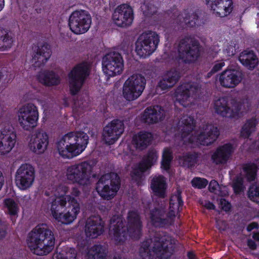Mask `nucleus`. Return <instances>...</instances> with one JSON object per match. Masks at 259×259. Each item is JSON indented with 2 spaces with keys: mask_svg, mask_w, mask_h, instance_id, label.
Listing matches in <instances>:
<instances>
[{
  "mask_svg": "<svg viewBox=\"0 0 259 259\" xmlns=\"http://www.w3.org/2000/svg\"><path fill=\"white\" fill-rule=\"evenodd\" d=\"M127 224L121 215H114L110 221V234L116 245H123L128 237L139 240L142 236V223L140 215L134 210L128 211Z\"/></svg>",
  "mask_w": 259,
  "mask_h": 259,
  "instance_id": "nucleus-1",
  "label": "nucleus"
},
{
  "mask_svg": "<svg viewBox=\"0 0 259 259\" xmlns=\"http://www.w3.org/2000/svg\"><path fill=\"white\" fill-rule=\"evenodd\" d=\"M155 243L152 250L148 241L142 243L139 254L142 259H168L175 251L177 240L164 232H156L154 237Z\"/></svg>",
  "mask_w": 259,
  "mask_h": 259,
  "instance_id": "nucleus-2",
  "label": "nucleus"
},
{
  "mask_svg": "<svg viewBox=\"0 0 259 259\" xmlns=\"http://www.w3.org/2000/svg\"><path fill=\"white\" fill-rule=\"evenodd\" d=\"M50 204L53 217L64 224L71 223L80 212L79 203L70 195L56 197Z\"/></svg>",
  "mask_w": 259,
  "mask_h": 259,
  "instance_id": "nucleus-3",
  "label": "nucleus"
},
{
  "mask_svg": "<svg viewBox=\"0 0 259 259\" xmlns=\"http://www.w3.org/2000/svg\"><path fill=\"white\" fill-rule=\"evenodd\" d=\"M55 237L46 224L37 225L29 233L27 243L29 248L38 255H47L54 247Z\"/></svg>",
  "mask_w": 259,
  "mask_h": 259,
  "instance_id": "nucleus-4",
  "label": "nucleus"
},
{
  "mask_svg": "<svg viewBox=\"0 0 259 259\" xmlns=\"http://www.w3.org/2000/svg\"><path fill=\"white\" fill-rule=\"evenodd\" d=\"M88 143L89 136L84 132H70L63 136L56 145L61 156L71 159L81 154Z\"/></svg>",
  "mask_w": 259,
  "mask_h": 259,
  "instance_id": "nucleus-5",
  "label": "nucleus"
},
{
  "mask_svg": "<svg viewBox=\"0 0 259 259\" xmlns=\"http://www.w3.org/2000/svg\"><path fill=\"white\" fill-rule=\"evenodd\" d=\"M178 203V209L184 205L181 192L177 190L176 194L169 199V210L166 212L163 207H155L150 210V220L155 227L167 228L174 225L176 218L175 205Z\"/></svg>",
  "mask_w": 259,
  "mask_h": 259,
  "instance_id": "nucleus-6",
  "label": "nucleus"
},
{
  "mask_svg": "<svg viewBox=\"0 0 259 259\" xmlns=\"http://www.w3.org/2000/svg\"><path fill=\"white\" fill-rule=\"evenodd\" d=\"M119 175L113 172L102 175L98 181L96 189L104 200H110L117 194L121 185Z\"/></svg>",
  "mask_w": 259,
  "mask_h": 259,
  "instance_id": "nucleus-7",
  "label": "nucleus"
},
{
  "mask_svg": "<svg viewBox=\"0 0 259 259\" xmlns=\"http://www.w3.org/2000/svg\"><path fill=\"white\" fill-rule=\"evenodd\" d=\"M251 106L250 101L246 99L243 101L242 103H237L231 108L229 106L228 99L226 97L219 98L213 103V108L217 114L231 119H236L239 117V113L242 106L244 107V110L242 112L246 113L250 110Z\"/></svg>",
  "mask_w": 259,
  "mask_h": 259,
  "instance_id": "nucleus-8",
  "label": "nucleus"
},
{
  "mask_svg": "<svg viewBox=\"0 0 259 259\" xmlns=\"http://www.w3.org/2000/svg\"><path fill=\"white\" fill-rule=\"evenodd\" d=\"M92 169V165L88 161L71 165L67 169V179L72 184L88 186L90 184Z\"/></svg>",
  "mask_w": 259,
  "mask_h": 259,
  "instance_id": "nucleus-9",
  "label": "nucleus"
},
{
  "mask_svg": "<svg viewBox=\"0 0 259 259\" xmlns=\"http://www.w3.org/2000/svg\"><path fill=\"white\" fill-rule=\"evenodd\" d=\"M159 41V36L156 32H144L140 35L136 42L135 51L140 57L146 58L156 50Z\"/></svg>",
  "mask_w": 259,
  "mask_h": 259,
  "instance_id": "nucleus-10",
  "label": "nucleus"
},
{
  "mask_svg": "<svg viewBox=\"0 0 259 259\" xmlns=\"http://www.w3.org/2000/svg\"><path fill=\"white\" fill-rule=\"evenodd\" d=\"M178 51L180 59L186 63L196 61L200 55L201 46L199 41L185 36L179 41Z\"/></svg>",
  "mask_w": 259,
  "mask_h": 259,
  "instance_id": "nucleus-11",
  "label": "nucleus"
},
{
  "mask_svg": "<svg viewBox=\"0 0 259 259\" xmlns=\"http://www.w3.org/2000/svg\"><path fill=\"white\" fill-rule=\"evenodd\" d=\"M39 113L37 107L28 103L22 106L18 111V121L25 131L33 130L38 124Z\"/></svg>",
  "mask_w": 259,
  "mask_h": 259,
  "instance_id": "nucleus-12",
  "label": "nucleus"
},
{
  "mask_svg": "<svg viewBox=\"0 0 259 259\" xmlns=\"http://www.w3.org/2000/svg\"><path fill=\"white\" fill-rule=\"evenodd\" d=\"M92 23V18L89 13L83 10H75L70 15L68 26L71 31L75 34L87 32Z\"/></svg>",
  "mask_w": 259,
  "mask_h": 259,
  "instance_id": "nucleus-13",
  "label": "nucleus"
},
{
  "mask_svg": "<svg viewBox=\"0 0 259 259\" xmlns=\"http://www.w3.org/2000/svg\"><path fill=\"white\" fill-rule=\"evenodd\" d=\"M90 74L88 65L84 63L76 65L68 74L70 93L77 95Z\"/></svg>",
  "mask_w": 259,
  "mask_h": 259,
  "instance_id": "nucleus-14",
  "label": "nucleus"
},
{
  "mask_svg": "<svg viewBox=\"0 0 259 259\" xmlns=\"http://www.w3.org/2000/svg\"><path fill=\"white\" fill-rule=\"evenodd\" d=\"M146 83L145 78L141 74L133 75L124 83L123 97L128 101L136 100L142 94Z\"/></svg>",
  "mask_w": 259,
  "mask_h": 259,
  "instance_id": "nucleus-15",
  "label": "nucleus"
},
{
  "mask_svg": "<svg viewBox=\"0 0 259 259\" xmlns=\"http://www.w3.org/2000/svg\"><path fill=\"white\" fill-rule=\"evenodd\" d=\"M201 85L197 82H186L179 85L176 91V102L183 107L189 105L190 97L195 99L201 93Z\"/></svg>",
  "mask_w": 259,
  "mask_h": 259,
  "instance_id": "nucleus-16",
  "label": "nucleus"
},
{
  "mask_svg": "<svg viewBox=\"0 0 259 259\" xmlns=\"http://www.w3.org/2000/svg\"><path fill=\"white\" fill-rule=\"evenodd\" d=\"M102 68L105 74L113 77L122 73L123 60L121 54L113 52L106 54L102 59Z\"/></svg>",
  "mask_w": 259,
  "mask_h": 259,
  "instance_id": "nucleus-17",
  "label": "nucleus"
},
{
  "mask_svg": "<svg viewBox=\"0 0 259 259\" xmlns=\"http://www.w3.org/2000/svg\"><path fill=\"white\" fill-rule=\"evenodd\" d=\"M34 179V167L28 163L22 164L16 172V185L21 190H27L32 185Z\"/></svg>",
  "mask_w": 259,
  "mask_h": 259,
  "instance_id": "nucleus-18",
  "label": "nucleus"
},
{
  "mask_svg": "<svg viewBox=\"0 0 259 259\" xmlns=\"http://www.w3.org/2000/svg\"><path fill=\"white\" fill-rule=\"evenodd\" d=\"M134 18V11L131 6L127 4L118 6L112 14V20L119 27H126L132 24Z\"/></svg>",
  "mask_w": 259,
  "mask_h": 259,
  "instance_id": "nucleus-19",
  "label": "nucleus"
},
{
  "mask_svg": "<svg viewBox=\"0 0 259 259\" xmlns=\"http://www.w3.org/2000/svg\"><path fill=\"white\" fill-rule=\"evenodd\" d=\"M243 71L239 68L227 69L220 75V84L226 88H234L238 85L244 78Z\"/></svg>",
  "mask_w": 259,
  "mask_h": 259,
  "instance_id": "nucleus-20",
  "label": "nucleus"
},
{
  "mask_svg": "<svg viewBox=\"0 0 259 259\" xmlns=\"http://www.w3.org/2000/svg\"><path fill=\"white\" fill-rule=\"evenodd\" d=\"M124 130V123L119 119H113L103 128V137L109 145L114 144Z\"/></svg>",
  "mask_w": 259,
  "mask_h": 259,
  "instance_id": "nucleus-21",
  "label": "nucleus"
},
{
  "mask_svg": "<svg viewBox=\"0 0 259 259\" xmlns=\"http://www.w3.org/2000/svg\"><path fill=\"white\" fill-rule=\"evenodd\" d=\"M205 130H208V131L200 132L196 136L195 140L192 139L191 137H189L188 138L189 142L193 143L194 142H196L203 146H209L213 144L220 134L218 127L212 124H208L206 125Z\"/></svg>",
  "mask_w": 259,
  "mask_h": 259,
  "instance_id": "nucleus-22",
  "label": "nucleus"
},
{
  "mask_svg": "<svg viewBox=\"0 0 259 259\" xmlns=\"http://www.w3.org/2000/svg\"><path fill=\"white\" fill-rule=\"evenodd\" d=\"M16 135L12 127L6 126L0 130V154L9 153L16 143Z\"/></svg>",
  "mask_w": 259,
  "mask_h": 259,
  "instance_id": "nucleus-23",
  "label": "nucleus"
},
{
  "mask_svg": "<svg viewBox=\"0 0 259 259\" xmlns=\"http://www.w3.org/2000/svg\"><path fill=\"white\" fill-rule=\"evenodd\" d=\"M165 115V111L161 106H151L146 108L141 114V120L148 124H153L162 121Z\"/></svg>",
  "mask_w": 259,
  "mask_h": 259,
  "instance_id": "nucleus-24",
  "label": "nucleus"
},
{
  "mask_svg": "<svg viewBox=\"0 0 259 259\" xmlns=\"http://www.w3.org/2000/svg\"><path fill=\"white\" fill-rule=\"evenodd\" d=\"M104 222L99 215L89 217L85 225V233L87 237L96 238L104 232Z\"/></svg>",
  "mask_w": 259,
  "mask_h": 259,
  "instance_id": "nucleus-25",
  "label": "nucleus"
},
{
  "mask_svg": "<svg viewBox=\"0 0 259 259\" xmlns=\"http://www.w3.org/2000/svg\"><path fill=\"white\" fill-rule=\"evenodd\" d=\"M45 0H25L19 5L20 15L24 20L31 18L33 14H39L44 7Z\"/></svg>",
  "mask_w": 259,
  "mask_h": 259,
  "instance_id": "nucleus-26",
  "label": "nucleus"
},
{
  "mask_svg": "<svg viewBox=\"0 0 259 259\" xmlns=\"http://www.w3.org/2000/svg\"><path fill=\"white\" fill-rule=\"evenodd\" d=\"M48 145L49 136L42 130L36 131L29 143L30 150L36 154L44 153Z\"/></svg>",
  "mask_w": 259,
  "mask_h": 259,
  "instance_id": "nucleus-27",
  "label": "nucleus"
},
{
  "mask_svg": "<svg viewBox=\"0 0 259 259\" xmlns=\"http://www.w3.org/2000/svg\"><path fill=\"white\" fill-rule=\"evenodd\" d=\"M206 4L217 16L220 17L230 14L233 8L232 0H206Z\"/></svg>",
  "mask_w": 259,
  "mask_h": 259,
  "instance_id": "nucleus-28",
  "label": "nucleus"
},
{
  "mask_svg": "<svg viewBox=\"0 0 259 259\" xmlns=\"http://www.w3.org/2000/svg\"><path fill=\"white\" fill-rule=\"evenodd\" d=\"M234 151L232 144L228 143L219 147L212 154L211 159L217 165L226 163Z\"/></svg>",
  "mask_w": 259,
  "mask_h": 259,
  "instance_id": "nucleus-29",
  "label": "nucleus"
},
{
  "mask_svg": "<svg viewBox=\"0 0 259 259\" xmlns=\"http://www.w3.org/2000/svg\"><path fill=\"white\" fill-rule=\"evenodd\" d=\"M52 50L50 46L45 42L35 47L32 60L39 66L45 65L50 58Z\"/></svg>",
  "mask_w": 259,
  "mask_h": 259,
  "instance_id": "nucleus-30",
  "label": "nucleus"
},
{
  "mask_svg": "<svg viewBox=\"0 0 259 259\" xmlns=\"http://www.w3.org/2000/svg\"><path fill=\"white\" fill-rule=\"evenodd\" d=\"M181 77L180 72L176 68H171L166 71L158 83L162 90H165L174 87Z\"/></svg>",
  "mask_w": 259,
  "mask_h": 259,
  "instance_id": "nucleus-31",
  "label": "nucleus"
},
{
  "mask_svg": "<svg viewBox=\"0 0 259 259\" xmlns=\"http://www.w3.org/2000/svg\"><path fill=\"white\" fill-rule=\"evenodd\" d=\"M36 77L38 81L46 87L57 85L60 83V77L52 70H45L40 71Z\"/></svg>",
  "mask_w": 259,
  "mask_h": 259,
  "instance_id": "nucleus-32",
  "label": "nucleus"
},
{
  "mask_svg": "<svg viewBox=\"0 0 259 259\" xmlns=\"http://www.w3.org/2000/svg\"><path fill=\"white\" fill-rule=\"evenodd\" d=\"M238 60L243 66L250 70L255 69L258 64V59L251 50H244L240 54Z\"/></svg>",
  "mask_w": 259,
  "mask_h": 259,
  "instance_id": "nucleus-33",
  "label": "nucleus"
},
{
  "mask_svg": "<svg viewBox=\"0 0 259 259\" xmlns=\"http://www.w3.org/2000/svg\"><path fill=\"white\" fill-rule=\"evenodd\" d=\"M153 140L151 133L141 131L133 136L132 143L137 149L141 150L146 149Z\"/></svg>",
  "mask_w": 259,
  "mask_h": 259,
  "instance_id": "nucleus-34",
  "label": "nucleus"
},
{
  "mask_svg": "<svg viewBox=\"0 0 259 259\" xmlns=\"http://www.w3.org/2000/svg\"><path fill=\"white\" fill-rule=\"evenodd\" d=\"M150 188L154 195L161 198L165 197L167 184L163 176L154 177L151 181Z\"/></svg>",
  "mask_w": 259,
  "mask_h": 259,
  "instance_id": "nucleus-35",
  "label": "nucleus"
},
{
  "mask_svg": "<svg viewBox=\"0 0 259 259\" xmlns=\"http://www.w3.org/2000/svg\"><path fill=\"white\" fill-rule=\"evenodd\" d=\"M199 11L190 13L188 9L184 10L182 16L183 17L182 22L185 24L187 28H194L200 26L203 24V22L199 17Z\"/></svg>",
  "mask_w": 259,
  "mask_h": 259,
  "instance_id": "nucleus-36",
  "label": "nucleus"
},
{
  "mask_svg": "<svg viewBox=\"0 0 259 259\" xmlns=\"http://www.w3.org/2000/svg\"><path fill=\"white\" fill-rule=\"evenodd\" d=\"M199 153L196 152H187L179 158L181 165L186 168H192L197 164Z\"/></svg>",
  "mask_w": 259,
  "mask_h": 259,
  "instance_id": "nucleus-37",
  "label": "nucleus"
},
{
  "mask_svg": "<svg viewBox=\"0 0 259 259\" xmlns=\"http://www.w3.org/2000/svg\"><path fill=\"white\" fill-rule=\"evenodd\" d=\"M14 41L15 37L11 32L0 27V51L10 49Z\"/></svg>",
  "mask_w": 259,
  "mask_h": 259,
  "instance_id": "nucleus-38",
  "label": "nucleus"
},
{
  "mask_svg": "<svg viewBox=\"0 0 259 259\" xmlns=\"http://www.w3.org/2000/svg\"><path fill=\"white\" fill-rule=\"evenodd\" d=\"M258 122V120L255 117L247 119L241 130V137L244 138H249L252 133L255 131Z\"/></svg>",
  "mask_w": 259,
  "mask_h": 259,
  "instance_id": "nucleus-39",
  "label": "nucleus"
},
{
  "mask_svg": "<svg viewBox=\"0 0 259 259\" xmlns=\"http://www.w3.org/2000/svg\"><path fill=\"white\" fill-rule=\"evenodd\" d=\"M182 122L184 126L181 130V136L183 138H186L192 133L195 127V120L193 117L187 116Z\"/></svg>",
  "mask_w": 259,
  "mask_h": 259,
  "instance_id": "nucleus-40",
  "label": "nucleus"
},
{
  "mask_svg": "<svg viewBox=\"0 0 259 259\" xmlns=\"http://www.w3.org/2000/svg\"><path fill=\"white\" fill-rule=\"evenodd\" d=\"M257 169V165L254 162L247 163L244 164L243 170L248 181L252 182L255 180L256 177Z\"/></svg>",
  "mask_w": 259,
  "mask_h": 259,
  "instance_id": "nucleus-41",
  "label": "nucleus"
},
{
  "mask_svg": "<svg viewBox=\"0 0 259 259\" xmlns=\"http://www.w3.org/2000/svg\"><path fill=\"white\" fill-rule=\"evenodd\" d=\"M92 249L94 253L89 259H106L108 249L105 246L95 244L92 247Z\"/></svg>",
  "mask_w": 259,
  "mask_h": 259,
  "instance_id": "nucleus-42",
  "label": "nucleus"
},
{
  "mask_svg": "<svg viewBox=\"0 0 259 259\" xmlns=\"http://www.w3.org/2000/svg\"><path fill=\"white\" fill-rule=\"evenodd\" d=\"M141 8L144 15L147 17H151L157 11V8L154 5V0L145 1Z\"/></svg>",
  "mask_w": 259,
  "mask_h": 259,
  "instance_id": "nucleus-43",
  "label": "nucleus"
},
{
  "mask_svg": "<svg viewBox=\"0 0 259 259\" xmlns=\"http://www.w3.org/2000/svg\"><path fill=\"white\" fill-rule=\"evenodd\" d=\"M173 156L171 150L168 148H165L162 153L161 168L165 171H168Z\"/></svg>",
  "mask_w": 259,
  "mask_h": 259,
  "instance_id": "nucleus-44",
  "label": "nucleus"
},
{
  "mask_svg": "<svg viewBox=\"0 0 259 259\" xmlns=\"http://www.w3.org/2000/svg\"><path fill=\"white\" fill-rule=\"evenodd\" d=\"M77 251L74 248L70 247L66 251L56 252L54 254L53 259H76Z\"/></svg>",
  "mask_w": 259,
  "mask_h": 259,
  "instance_id": "nucleus-45",
  "label": "nucleus"
},
{
  "mask_svg": "<svg viewBox=\"0 0 259 259\" xmlns=\"http://www.w3.org/2000/svg\"><path fill=\"white\" fill-rule=\"evenodd\" d=\"M4 203L8 209V213L11 217H17L19 210L18 204L11 198H7Z\"/></svg>",
  "mask_w": 259,
  "mask_h": 259,
  "instance_id": "nucleus-46",
  "label": "nucleus"
},
{
  "mask_svg": "<svg viewBox=\"0 0 259 259\" xmlns=\"http://www.w3.org/2000/svg\"><path fill=\"white\" fill-rule=\"evenodd\" d=\"M248 197L249 199L256 203L259 204V186L252 185L248 191Z\"/></svg>",
  "mask_w": 259,
  "mask_h": 259,
  "instance_id": "nucleus-47",
  "label": "nucleus"
},
{
  "mask_svg": "<svg viewBox=\"0 0 259 259\" xmlns=\"http://www.w3.org/2000/svg\"><path fill=\"white\" fill-rule=\"evenodd\" d=\"M157 158V152L154 150H150L147 155L143 158V159L149 164V166H152L156 162Z\"/></svg>",
  "mask_w": 259,
  "mask_h": 259,
  "instance_id": "nucleus-48",
  "label": "nucleus"
},
{
  "mask_svg": "<svg viewBox=\"0 0 259 259\" xmlns=\"http://www.w3.org/2000/svg\"><path fill=\"white\" fill-rule=\"evenodd\" d=\"M232 187L235 194H238L244 190L243 181L241 177H237L233 182Z\"/></svg>",
  "mask_w": 259,
  "mask_h": 259,
  "instance_id": "nucleus-49",
  "label": "nucleus"
},
{
  "mask_svg": "<svg viewBox=\"0 0 259 259\" xmlns=\"http://www.w3.org/2000/svg\"><path fill=\"white\" fill-rule=\"evenodd\" d=\"M192 185L194 188L203 189L208 184V181L204 178L195 177L191 181Z\"/></svg>",
  "mask_w": 259,
  "mask_h": 259,
  "instance_id": "nucleus-50",
  "label": "nucleus"
},
{
  "mask_svg": "<svg viewBox=\"0 0 259 259\" xmlns=\"http://www.w3.org/2000/svg\"><path fill=\"white\" fill-rule=\"evenodd\" d=\"M143 173L144 172L139 169L137 166H136L131 171V176L133 180H134L136 181H139L141 180Z\"/></svg>",
  "mask_w": 259,
  "mask_h": 259,
  "instance_id": "nucleus-51",
  "label": "nucleus"
},
{
  "mask_svg": "<svg viewBox=\"0 0 259 259\" xmlns=\"http://www.w3.org/2000/svg\"><path fill=\"white\" fill-rule=\"evenodd\" d=\"M7 234V226L5 222L0 219V240L3 239Z\"/></svg>",
  "mask_w": 259,
  "mask_h": 259,
  "instance_id": "nucleus-52",
  "label": "nucleus"
},
{
  "mask_svg": "<svg viewBox=\"0 0 259 259\" xmlns=\"http://www.w3.org/2000/svg\"><path fill=\"white\" fill-rule=\"evenodd\" d=\"M220 205L222 209H223L226 212L229 211L231 208V204L230 202H229L225 198L221 199Z\"/></svg>",
  "mask_w": 259,
  "mask_h": 259,
  "instance_id": "nucleus-53",
  "label": "nucleus"
},
{
  "mask_svg": "<svg viewBox=\"0 0 259 259\" xmlns=\"http://www.w3.org/2000/svg\"><path fill=\"white\" fill-rule=\"evenodd\" d=\"M136 166L143 172H145L151 167V166H149V164L143 159Z\"/></svg>",
  "mask_w": 259,
  "mask_h": 259,
  "instance_id": "nucleus-54",
  "label": "nucleus"
},
{
  "mask_svg": "<svg viewBox=\"0 0 259 259\" xmlns=\"http://www.w3.org/2000/svg\"><path fill=\"white\" fill-rule=\"evenodd\" d=\"M224 66L225 63L224 62H217L213 65L211 69L213 72L217 73L221 70Z\"/></svg>",
  "mask_w": 259,
  "mask_h": 259,
  "instance_id": "nucleus-55",
  "label": "nucleus"
},
{
  "mask_svg": "<svg viewBox=\"0 0 259 259\" xmlns=\"http://www.w3.org/2000/svg\"><path fill=\"white\" fill-rule=\"evenodd\" d=\"M259 228V225L257 222H253L250 223L246 228L248 232H250L254 229H258Z\"/></svg>",
  "mask_w": 259,
  "mask_h": 259,
  "instance_id": "nucleus-56",
  "label": "nucleus"
},
{
  "mask_svg": "<svg viewBox=\"0 0 259 259\" xmlns=\"http://www.w3.org/2000/svg\"><path fill=\"white\" fill-rule=\"evenodd\" d=\"M218 186V183L216 181H211L209 185V190L211 192H213L217 190V186Z\"/></svg>",
  "mask_w": 259,
  "mask_h": 259,
  "instance_id": "nucleus-57",
  "label": "nucleus"
},
{
  "mask_svg": "<svg viewBox=\"0 0 259 259\" xmlns=\"http://www.w3.org/2000/svg\"><path fill=\"white\" fill-rule=\"evenodd\" d=\"M247 245L251 250H255L257 245L255 241L251 239H248L247 241Z\"/></svg>",
  "mask_w": 259,
  "mask_h": 259,
  "instance_id": "nucleus-58",
  "label": "nucleus"
},
{
  "mask_svg": "<svg viewBox=\"0 0 259 259\" xmlns=\"http://www.w3.org/2000/svg\"><path fill=\"white\" fill-rule=\"evenodd\" d=\"M80 192L78 190V189L77 188L74 187L72 189V191L71 192V195H69L77 200V199L75 198V197H78L80 195Z\"/></svg>",
  "mask_w": 259,
  "mask_h": 259,
  "instance_id": "nucleus-59",
  "label": "nucleus"
},
{
  "mask_svg": "<svg viewBox=\"0 0 259 259\" xmlns=\"http://www.w3.org/2000/svg\"><path fill=\"white\" fill-rule=\"evenodd\" d=\"M112 259H125L120 252H115L113 253Z\"/></svg>",
  "mask_w": 259,
  "mask_h": 259,
  "instance_id": "nucleus-60",
  "label": "nucleus"
},
{
  "mask_svg": "<svg viewBox=\"0 0 259 259\" xmlns=\"http://www.w3.org/2000/svg\"><path fill=\"white\" fill-rule=\"evenodd\" d=\"M205 207L207 209H209V210H214L215 208V206L214 205V204L212 202H210V201H208V202H207L205 204Z\"/></svg>",
  "mask_w": 259,
  "mask_h": 259,
  "instance_id": "nucleus-61",
  "label": "nucleus"
},
{
  "mask_svg": "<svg viewBox=\"0 0 259 259\" xmlns=\"http://www.w3.org/2000/svg\"><path fill=\"white\" fill-rule=\"evenodd\" d=\"M188 259H196V255L192 251H188L187 253Z\"/></svg>",
  "mask_w": 259,
  "mask_h": 259,
  "instance_id": "nucleus-62",
  "label": "nucleus"
},
{
  "mask_svg": "<svg viewBox=\"0 0 259 259\" xmlns=\"http://www.w3.org/2000/svg\"><path fill=\"white\" fill-rule=\"evenodd\" d=\"M252 238L254 240L259 242V232H253Z\"/></svg>",
  "mask_w": 259,
  "mask_h": 259,
  "instance_id": "nucleus-63",
  "label": "nucleus"
},
{
  "mask_svg": "<svg viewBox=\"0 0 259 259\" xmlns=\"http://www.w3.org/2000/svg\"><path fill=\"white\" fill-rule=\"evenodd\" d=\"M214 73H215V72H213L212 71V69H211V70H210V71L209 72H208V73H207V75H206V77L207 78H209L211 77V76H212L213 74H214Z\"/></svg>",
  "mask_w": 259,
  "mask_h": 259,
  "instance_id": "nucleus-64",
  "label": "nucleus"
}]
</instances>
